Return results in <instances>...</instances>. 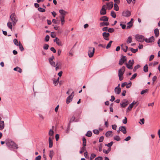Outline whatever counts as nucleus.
<instances>
[{
    "instance_id": "ddd939ff",
    "label": "nucleus",
    "mask_w": 160,
    "mask_h": 160,
    "mask_svg": "<svg viewBox=\"0 0 160 160\" xmlns=\"http://www.w3.org/2000/svg\"><path fill=\"white\" fill-rule=\"evenodd\" d=\"M107 6V8L108 10L111 9L113 5V2H110L106 4Z\"/></svg>"
},
{
    "instance_id": "f257e3e1",
    "label": "nucleus",
    "mask_w": 160,
    "mask_h": 160,
    "mask_svg": "<svg viewBox=\"0 0 160 160\" xmlns=\"http://www.w3.org/2000/svg\"><path fill=\"white\" fill-rule=\"evenodd\" d=\"M18 21V18L14 13H12L10 16L8 22L7 23V26L11 30H12V25H15Z\"/></svg>"
},
{
    "instance_id": "a878e982",
    "label": "nucleus",
    "mask_w": 160,
    "mask_h": 160,
    "mask_svg": "<svg viewBox=\"0 0 160 160\" xmlns=\"http://www.w3.org/2000/svg\"><path fill=\"white\" fill-rule=\"evenodd\" d=\"M127 24L128 25L127 27V29H128L132 26V23L131 22V21H130Z\"/></svg>"
},
{
    "instance_id": "13d9d810",
    "label": "nucleus",
    "mask_w": 160,
    "mask_h": 160,
    "mask_svg": "<svg viewBox=\"0 0 160 160\" xmlns=\"http://www.w3.org/2000/svg\"><path fill=\"white\" fill-rule=\"evenodd\" d=\"M99 151L100 152H101L102 150V144H100L99 145Z\"/></svg>"
},
{
    "instance_id": "a18cd8bd",
    "label": "nucleus",
    "mask_w": 160,
    "mask_h": 160,
    "mask_svg": "<svg viewBox=\"0 0 160 160\" xmlns=\"http://www.w3.org/2000/svg\"><path fill=\"white\" fill-rule=\"evenodd\" d=\"M49 62L50 64L53 67H55L56 66V64L55 62H53L52 61H49Z\"/></svg>"
},
{
    "instance_id": "4be33fe9",
    "label": "nucleus",
    "mask_w": 160,
    "mask_h": 160,
    "mask_svg": "<svg viewBox=\"0 0 160 160\" xmlns=\"http://www.w3.org/2000/svg\"><path fill=\"white\" fill-rule=\"evenodd\" d=\"M72 98L70 97L69 96L68 97L66 100V102L67 104L69 103L72 101Z\"/></svg>"
},
{
    "instance_id": "a211bd4d",
    "label": "nucleus",
    "mask_w": 160,
    "mask_h": 160,
    "mask_svg": "<svg viewBox=\"0 0 160 160\" xmlns=\"http://www.w3.org/2000/svg\"><path fill=\"white\" fill-rule=\"evenodd\" d=\"M5 127L4 122L3 121H0V130H2Z\"/></svg>"
},
{
    "instance_id": "dca6fc26",
    "label": "nucleus",
    "mask_w": 160,
    "mask_h": 160,
    "mask_svg": "<svg viewBox=\"0 0 160 160\" xmlns=\"http://www.w3.org/2000/svg\"><path fill=\"white\" fill-rule=\"evenodd\" d=\"M119 131H121L124 134H125L127 133L126 129L124 126H121L119 127Z\"/></svg>"
},
{
    "instance_id": "2f4dec72",
    "label": "nucleus",
    "mask_w": 160,
    "mask_h": 160,
    "mask_svg": "<svg viewBox=\"0 0 160 160\" xmlns=\"http://www.w3.org/2000/svg\"><path fill=\"white\" fill-rule=\"evenodd\" d=\"M143 71L145 72H147L148 71V68L147 64H146L143 67Z\"/></svg>"
},
{
    "instance_id": "473e14b6",
    "label": "nucleus",
    "mask_w": 160,
    "mask_h": 160,
    "mask_svg": "<svg viewBox=\"0 0 160 160\" xmlns=\"http://www.w3.org/2000/svg\"><path fill=\"white\" fill-rule=\"evenodd\" d=\"M92 133L90 131H88L87 133L86 134V136L88 137H90L92 136Z\"/></svg>"
},
{
    "instance_id": "c756f323",
    "label": "nucleus",
    "mask_w": 160,
    "mask_h": 160,
    "mask_svg": "<svg viewBox=\"0 0 160 160\" xmlns=\"http://www.w3.org/2000/svg\"><path fill=\"white\" fill-rule=\"evenodd\" d=\"M54 134V131H53L52 129H50L48 133V135L49 136H50V137H51L52 136H53V135Z\"/></svg>"
},
{
    "instance_id": "09e8293b",
    "label": "nucleus",
    "mask_w": 160,
    "mask_h": 160,
    "mask_svg": "<svg viewBox=\"0 0 160 160\" xmlns=\"http://www.w3.org/2000/svg\"><path fill=\"white\" fill-rule=\"evenodd\" d=\"M111 150V148H108V150H106L104 149H103V152L105 153L106 154H108V153Z\"/></svg>"
},
{
    "instance_id": "39448f33",
    "label": "nucleus",
    "mask_w": 160,
    "mask_h": 160,
    "mask_svg": "<svg viewBox=\"0 0 160 160\" xmlns=\"http://www.w3.org/2000/svg\"><path fill=\"white\" fill-rule=\"evenodd\" d=\"M134 63V61L133 60H130L129 61L128 63H126V65L128 68L132 69V65Z\"/></svg>"
},
{
    "instance_id": "7c9ffc66",
    "label": "nucleus",
    "mask_w": 160,
    "mask_h": 160,
    "mask_svg": "<svg viewBox=\"0 0 160 160\" xmlns=\"http://www.w3.org/2000/svg\"><path fill=\"white\" fill-rule=\"evenodd\" d=\"M114 10H115L116 11H118L119 8V7L117 4L115 3L114 4Z\"/></svg>"
},
{
    "instance_id": "1a4fd4ad",
    "label": "nucleus",
    "mask_w": 160,
    "mask_h": 160,
    "mask_svg": "<svg viewBox=\"0 0 160 160\" xmlns=\"http://www.w3.org/2000/svg\"><path fill=\"white\" fill-rule=\"evenodd\" d=\"M102 35L104 39L107 41L109 40L110 34L108 32H104L102 33Z\"/></svg>"
},
{
    "instance_id": "c03bdc74",
    "label": "nucleus",
    "mask_w": 160,
    "mask_h": 160,
    "mask_svg": "<svg viewBox=\"0 0 160 160\" xmlns=\"http://www.w3.org/2000/svg\"><path fill=\"white\" fill-rule=\"evenodd\" d=\"M38 10L41 12H44L45 11V10L43 8H42L41 7H39L38 8Z\"/></svg>"
},
{
    "instance_id": "c85d7f7f",
    "label": "nucleus",
    "mask_w": 160,
    "mask_h": 160,
    "mask_svg": "<svg viewBox=\"0 0 160 160\" xmlns=\"http://www.w3.org/2000/svg\"><path fill=\"white\" fill-rule=\"evenodd\" d=\"M154 33L156 37H157L159 35V31L158 29L156 28L155 29Z\"/></svg>"
},
{
    "instance_id": "9b49d317",
    "label": "nucleus",
    "mask_w": 160,
    "mask_h": 160,
    "mask_svg": "<svg viewBox=\"0 0 160 160\" xmlns=\"http://www.w3.org/2000/svg\"><path fill=\"white\" fill-rule=\"evenodd\" d=\"M53 41L54 42H55L56 43L58 46H62V45L61 41L57 37L55 39H54Z\"/></svg>"
},
{
    "instance_id": "58836bf2",
    "label": "nucleus",
    "mask_w": 160,
    "mask_h": 160,
    "mask_svg": "<svg viewBox=\"0 0 160 160\" xmlns=\"http://www.w3.org/2000/svg\"><path fill=\"white\" fill-rule=\"evenodd\" d=\"M114 139L115 140L117 141H119L121 140L120 137L118 136H114Z\"/></svg>"
},
{
    "instance_id": "9d476101",
    "label": "nucleus",
    "mask_w": 160,
    "mask_h": 160,
    "mask_svg": "<svg viewBox=\"0 0 160 160\" xmlns=\"http://www.w3.org/2000/svg\"><path fill=\"white\" fill-rule=\"evenodd\" d=\"M106 5H103L102 6L101 9V10L100 13L101 15H104L106 13V9H105L106 8Z\"/></svg>"
},
{
    "instance_id": "4468645a",
    "label": "nucleus",
    "mask_w": 160,
    "mask_h": 160,
    "mask_svg": "<svg viewBox=\"0 0 160 160\" xmlns=\"http://www.w3.org/2000/svg\"><path fill=\"white\" fill-rule=\"evenodd\" d=\"M59 12L60 13V16L65 17L66 15L68 13V12L63 9H60L59 10Z\"/></svg>"
},
{
    "instance_id": "37998d69",
    "label": "nucleus",
    "mask_w": 160,
    "mask_h": 160,
    "mask_svg": "<svg viewBox=\"0 0 160 160\" xmlns=\"http://www.w3.org/2000/svg\"><path fill=\"white\" fill-rule=\"evenodd\" d=\"M53 84L55 86L57 85L59 82L58 81H57L56 79H53Z\"/></svg>"
},
{
    "instance_id": "338daca9",
    "label": "nucleus",
    "mask_w": 160,
    "mask_h": 160,
    "mask_svg": "<svg viewBox=\"0 0 160 160\" xmlns=\"http://www.w3.org/2000/svg\"><path fill=\"white\" fill-rule=\"evenodd\" d=\"M41 158V157L40 155H39L38 156L36 157L35 158V160H40Z\"/></svg>"
},
{
    "instance_id": "423d86ee",
    "label": "nucleus",
    "mask_w": 160,
    "mask_h": 160,
    "mask_svg": "<svg viewBox=\"0 0 160 160\" xmlns=\"http://www.w3.org/2000/svg\"><path fill=\"white\" fill-rule=\"evenodd\" d=\"M135 38L137 41L139 42H143L145 39L143 36L139 35H136L135 36Z\"/></svg>"
},
{
    "instance_id": "5fc2aeb1",
    "label": "nucleus",
    "mask_w": 160,
    "mask_h": 160,
    "mask_svg": "<svg viewBox=\"0 0 160 160\" xmlns=\"http://www.w3.org/2000/svg\"><path fill=\"white\" fill-rule=\"evenodd\" d=\"M49 46L48 44H45L43 46V48L44 49L47 50L48 49Z\"/></svg>"
},
{
    "instance_id": "72a5a7b5",
    "label": "nucleus",
    "mask_w": 160,
    "mask_h": 160,
    "mask_svg": "<svg viewBox=\"0 0 160 160\" xmlns=\"http://www.w3.org/2000/svg\"><path fill=\"white\" fill-rule=\"evenodd\" d=\"M111 15L114 18H115L116 17V15L115 12L113 11H111Z\"/></svg>"
},
{
    "instance_id": "0eeeda50",
    "label": "nucleus",
    "mask_w": 160,
    "mask_h": 160,
    "mask_svg": "<svg viewBox=\"0 0 160 160\" xmlns=\"http://www.w3.org/2000/svg\"><path fill=\"white\" fill-rule=\"evenodd\" d=\"M129 102L127 99H123L120 103V105L122 108L125 107Z\"/></svg>"
},
{
    "instance_id": "6ab92c4d",
    "label": "nucleus",
    "mask_w": 160,
    "mask_h": 160,
    "mask_svg": "<svg viewBox=\"0 0 160 160\" xmlns=\"http://www.w3.org/2000/svg\"><path fill=\"white\" fill-rule=\"evenodd\" d=\"M136 103V102H135L134 101L127 108V111H128V110H131L132 108L133 107L134 105Z\"/></svg>"
},
{
    "instance_id": "79ce46f5",
    "label": "nucleus",
    "mask_w": 160,
    "mask_h": 160,
    "mask_svg": "<svg viewBox=\"0 0 160 160\" xmlns=\"http://www.w3.org/2000/svg\"><path fill=\"white\" fill-rule=\"evenodd\" d=\"M85 150L86 148L85 147V146H83L81 148V150L80 151V153L82 154Z\"/></svg>"
},
{
    "instance_id": "f3484780",
    "label": "nucleus",
    "mask_w": 160,
    "mask_h": 160,
    "mask_svg": "<svg viewBox=\"0 0 160 160\" xmlns=\"http://www.w3.org/2000/svg\"><path fill=\"white\" fill-rule=\"evenodd\" d=\"M53 138L49 137V148H51L53 146V142L52 140V139Z\"/></svg>"
},
{
    "instance_id": "680f3d73",
    "label": "nucleus",
    "mask_w": 160,
    "mask_h": 160,
    "mask_svg": "<svg viewBox=\"0 0 160 160\" xmlns=\"http://www.w3.org/2000/svg\"><path fill=\"white\" fill-rule=\"evenodd\" d=\"M51 36L52 38H54L56 37V34L54 32H52L51 33Z\"/></svg>"
},
{
    "instance_id": "de8ad7c7",
    "label": "nucleus",
    "mask_w": 160,
    "mask_h": 160,
    "mask_svg": "<svg viewBox=\"0 0 160 160\" xmlns=\"http://www.w3.org/2000/svg\"><path fill=\"white\" fill-rule=\"evenodd\" d=\"M52 22L56 24H58L60 22L58 20H57L55 19H53L52 20Z\"/></svg>"
},
{
    "instance_id": "603ef678",
    "label": "nucleus",
    "mask_w": 160,
    "mask_h": 160,
    "mask_svg": "<svg viewBox=\"0 0 160 160\" xmlns=\"http://www.w3.org/2000/svg\"><path fill=\"white\" fill-rule=\"evenodd\" d=\"M137 76V74L135 73H134L131 77V78H130V80H132L134 79Z\"/></svg>"
},
{
    "instance_id": "864d4df0",
    "label": "nucleus",
    "mask_w": 160,
    "mask_h": 160,
    "mask_svg": "<svg viewBox=\"0 0 160 160\" xmlns=\"http://www.w3.org/2000/svg\"><path fill=\"white\" fill-rule=\"evenodd\" d=\"M96 155L95 154L92 153L91 154V156L90 158V160H92L93 158H94L95 157Z\"/></svg>"
},
{
    "instance_id": "7ed1b4c3",
    "label": "nucleus",
    "mask_w": 160,
    "mask_h": 160,
    "mask_svg": "<svg viewBox=\"0 0 160 160\" xmlns=\"http://www.w3.org/2000/svg\"><path fill=\"white\" fill-rule=\"evenodd\" d=\"M125 67L124 66H123L118 70V76L120 81H122L123 78V75L125 72Z\"/></svg>"
},
{
    "instance_id": "2eb2a0df",
    "label": "nucleus",
    "mask_w": 160,
    "mask_h": 160,
    "mask_svg": "<svg viewBox=\"0 0 160 160\" xmlns=\"http://www.w3.org/2000/svg\"><path fill=\"white\" fill-rule=\"evenodd\" d=\"M154 37L152 36L148 39L146 38L145 39V41L147 43L152 42L154 41Z\"/></svg>"
},
{
    "instance_id": "393cba45",
    "label": "nucleus",
    "mask_w": 160,
    "mask_h": 160,
    "mask_svg": "<svg viewBox=\"0 0 160 160\" xmlns=\"http://www.w3.org/2000/svg\"><path fill=\"white\" fill-rule=\"evenodd\" d=\"M100 26L101 27L104 26H107L109 25V23L108 22H102L100 23Z\"/></svg>"
},
{
    "instance_id": "f704fd0d",
    "label": "nucleus",
    "mask_w": 160,
    "mask_h": 160,
    "mask_svg": "<svg viewBox=\"0 0 160 160\" xmlns=\"http://www.w3.org/2000/svg\"><path fill=\"white\" fill-rule=\"evenodd\" d=\"M122 49H123L124 52H126L128 49V47L127 46H122Z\"/></svg>"
},
{
    "instance_id": "ea45409f",
    "label": "nucleus",
    "mask_w": 160,
    "mask_h": 160,
    "mask_svg": "<svg viewBox=\"0 0 160 160\" xmlns=\"http://www.w3.org/2000/svg\"><path fill=\"white\" fill-rule=\"evenodd\" d=\"M140 67V66L139 65H137L136 66L134 67L133 69V71L134 72H135L136 71L137 69L139 68Z\"/></svg>"
},
{
    "instance_id": "e433bc0d",
    "label": "nucleus",
    "mask_w": 160,
    "mask_h": 160,
    "mask_svg": "<svg viewBox=\"0 0 160 160\" xmlns=\"http://www.w3.org/2000/svg\"><path fill=\"white\" fill-rule=\"evenodd\" d=\"M112 41H109V42L108 43V44H107V45L106 47V48L107 49H108L111 47V44H112Z\"/></svg>"
},
{
    "instance_id": "3c124183",
    "label": "nucleus",
    "mask_w": 160,
    "mask_h": 160,
    "mask_svg": "<svg viewBox=\"0 0 160 160\" xmlns=\"http://www.w3.org/2000/svg\"><path fill=\"white\" fill-rule=\"evenodd\" d=\"M18 46L19 47V49L21 51H22L24 50V48L21 43L19 44Z\"/></svg>"
},
{
    "instance_id": "c9c22d12",
    "label": "nucleus",
    "mask_w": 160,
    "mask_h": 160,
    "mask_svg": "<svg viewBox=\"0 0 160 160\" xmlns=\"http://www.w3.org/2000/svg\"><path fill=\"white\" fill-rule=\"evenodd\" d=\"M83 143L82 145L83 146H86V139L84 137H83L82 138Z\"/></svg>"
},
{
    "instance_id": "e2e57ef3",
    "label": "nucleus",
    "mask_w": 160,
    "mask_h": 160,
    "mask_svg": "<svg viewBox=\"0 0 160 160\" xmlns=\"http://www.w3.org/2000/svg\"><path fill=\"white\" fill-rule=\"evenodd\" d=\"M120 25L122 27V29H124L126 28V26L125 24H123L122 23H120Z\"/></svg>"
},
{
    "instance_id": "bf43d9fd",
    "label": "nucleus",
    "mask_w": 160,
    "mask_h": 160,
    "mask_svg": "<svg viewBox=\"0 0 160 160\" xmlns=\"http://www.w3.org/2000/svg\"><path fill=\"white\" fill-rule=\"evenodd\" d=\"M127 122V118L126 117H125L124 119L122 120V122L124 124H126Z\"/></svg>"
},
{
    "instance_id": "8fccbe9b",
    "label": "nucleus",
    "mask_w": 160,
    "mask_h": 160,
    "mask_svg": "<svg viewBox=\"0 0 160 160\" xmlns=\"http://www.w3.org/2000/svg\"><path fill=\"white\" fill-rule=\"evenodd\" d=\"M61 22H65V17L63 16H59Z\"/></svg>"
},
{
    "instance_id": "b1692460",
    "label": "nucleus",
    "mask_w": 160,
    "mask_h": 160,
    "mask_svg": "<svg viewBox=\"0 0 160 160\" xmlns=\"http://www.w3.org/2000/svg\"><path fill=\"white\" fill-rule=\"evenodd\" d=\"M14 71H17L18 72L21 73L22 72V69L19 67H16L14 68L13 69Z\"/></svg>"
},
{
    "instance_id": "cd10ccee",
    "label": "nucleus",
    "mask_w": 160,
    "mask_h": 160,
    "mask_svg": "<svg viewBox=\"0 0 160 160\" xmlns=\"http://www.w3.org/2000/svg\"><path fill=\"white\" fill-rule=\"evenodd\" d=\"M132 42V38L131 36L129 37L127 40V42L128 43H129Z\"/></svg>"
},
{
    "instance_id": "4c0bfd02",
    "label": "nucleus",
    "mask_w": 160,
    "mask_h": 160,
    "mask_svg": "<svg viewBox=\"0 0 160 160\" xmlns=\"http://www.w3.org/2000/svg\"><path fill=\"white\" fill-rule=\"evenodd\" d=\"M112 133V132L111 131H108L105 134V135L106 137H109Z\"/></svg>"
},
{
    "instance_id": "49530a36",
    "label": "nucleus",
    "mask_w": 160,
    "mask_h": 160,
    "mask_svg": "<svg viewBox=\"0 0 160 160\" xmlns=\"http://www.w3.org/2000/svg\"><path fill=\"white\" fill-rule=\"evenodd\" d=\"M130 50L133 53H135L138 51V49L137 48L136 49H134L132 48H131Z\"/></svg>"
},
{
    "instance_id": "0e129e2a",
    "label": "nucleus",
    "mask_w": 160,
    "mask_h": 160,
    "mask_svg": "<svg viewBox=\"0 0 160 160\" xmlns=\"http://www.w3.org/2000/svg\"><path fill=\"white\" fill-rule=\"evenodd\" d=\"M131 84H132V83H131V82H129L128 83H127V84L126 85L127 88H129L131 86Z\"/></svg>"
},
{
    "instance_id": "69168bd1",
    "label": "nucleus",
    "mask_w": 160,
    "mask_h": 160,
    "mask_svg": "<svg viewBox=\"0 0 160 160\" xmlns=\"http://www.w3.org/2000/svg\"><path fill=\"white\" fill-rule=\"evenodd\" d=\"M104 138L103 136H101L100 137L99 142H102Z\"/></svg>"
},
{
    "instance_id": "774afa93",
    "label": "nucleus",
    "mask_w": 160,
    "mask_h": 160,
    "mask_svg": "<svg viewBox=\"0 0 160 160\" xmlns=\"http://www.w3.org/2000/svg\"><path fill=\"white\" fill-rule=\"evenodd\" d=\"M102 158L101 157H98L96 158L95 159V160H102Z\"/></svg>"
},
{
    "instance_id": "412c9836",
    "label": "nucleus",
    "mask_w": 160,
    "mask_h": 160,
    "mask_svg": "<svg viewBox=\"0 0 160 160\" xmlns=\"http://www.w3.org/2000/svg\"><path fill=\"white\" fill-rule=\"evenodd\" d=\"M100 20V21H108V18L106 16H103L101 17Z\"/></svg>"
},
{
    "instance_id": "20e7f679",
    "label": "nucleus",
    "mask_w": 160,
    "mask_h": 160,
    "mask_svg": "<svg viewBox=\"0 0 160 160\" xmlns=\"http://www.w3.org/2000/svg\"><path fill=\"white\" fill-rule=\"evenodd\" d=\"M95 52V48L92 47H89L88 51V54L90 58H92Z\"/></svg>"
},
{
    "instance_id": "4d7b16f0",
    "label": "nucleus",
    "mask_w": 160,
    "mask_h": 160,
    "mask_svg": "<svg viewBox=\"0 0 160 160\" xmlns=\"http://www.w3.org/2000/svg\"><path fill=\"white\" fill-rule=\"evenodd\" d=\"M93 133L96 134H98L99 133V132L97 129H95L93 130Z\"/></svg>"
},
{
    "instance_id": "6e6552de",
    "label": "nucleus",
    "mask_w": 160,
    "mask_h": 160,
    "mask_svg": "<svg viewBox=\"0 0 160 160\" xmlns=\"http://www.w3.org/2000/svg\"><path fill=\"white\" fill-rule=\"evenodd\" d=\"M131 15V13L130 11L128 10L124 11L122 13V15L126 17H128Z\"/></svg>"
},
{
    "instance_id": "5701e85b",
    "label": "nucleus",
    "mask_w": 160,
    "mask_h": 160,
    "mask_svg": "<svg viewBox=\"0 0 160 160\" xmlns=\"http://www.w3.org/2000/svg\"><path fill=\"white\" fill-rule=\"evenodd\" d=\"M54 154V151L53 150H51L49 152V155L50 158V159H52V157Z\"/></svg>"
},
{
    "instance_id": "6e6d98bb",
    "label": "nucleus",
    "mask_w": 160,
    "mask_h": 160,
    "mask_svg": "<svg viewBox=\"0 0 160 160\" xmlns=\"http://www.w3.org/2000/svg\"><path fill=\"white\" fill-rule=\"evenodd\" d=\"M49 36L47 35L45 38V40L46 42H48L49 40Z\"/></svg>"
},
{
    "instance_id": "bb28decb",
    "label": "nucleus",
    "mask_w": 160,
    "mask_h": 160,
    "mask_svg": "<svg viewBox=\"0 0 160 160\" xmlns=\"http://www.w3.org/2000/svg\"><path fill=\"white\" fill-rule=\"evenodd\" d=\"M13 42L14 44L16 46H18L19 44H21L20 42H18L16 39H13Z\"/></svg>"
},
{
    "instance_id": "052dcab7",
    "label": "nucleus",
    "mask_w": 160,
    "mask_h": 160,
    "mask_svg": "<svg viewBox=\"0 0 160 160\" xmlns=\"http://www.w3.org/2000/svg\"><path fill=\"white\" fill-rule=\"evenodd\" d=\"M114 31V29L113 28H109L108 30V31L109 32H113Z\"/></svg>"
},
{
    "instance_id": "a19ab883",
    "label": "nucleus",
    "mask_w": 160,
    "mask_h": 160,
    "mask_svg": "<svg viewBox=\"0 0 160 160\" xmlns=\"http://www.w3.org/2000/svg\"><path fill=\"white\" fill-rule=\"evenodd\" d=\"M113 142L112 141L110 142V143L105 144V146H107L108 147H110L113 144Z\"/></svg>"
},
{
    "instance_id": "f03ea898",
    "label": "nucleus",
    "mask_w": 160,
    "mask_h": 160,
    "mask_svg": "<svg viewBox=\"0 0 160 160\" xmlns=\"http://www.w3.org/2000/svg\"><path fill=\"white\" fill-rule=\"evenodd\" d=\"M7 145L9 147L12 148H18L17 145L11 139H7L5 140Z\"/></svg>"
},
{
    "instance_id": "aec40b11",
    "label": "nucleus",
    "mask_w": 160,
    "mask_h": 160,
    "mask_svg": "<svg viewBox=\"0 0 160 160\" xmlns=\"http://www.w3.org/2000/svg\"><path fill=\"white\" fill-rule=\"evenodd\" d=\"M114 91L117 94H119L121 92V89L120 88H115L114 89Z\"/></svg>"
},
{
    "instance_id": "f8f14e48",
    "label": "nucleus",
    "mask_w": 160,
    "mask_h": 160,
    "mask_svg": "<svg viewBox=\"0 0 160 160\" xmlns=\"http://www.w3.org/2000/svg\"><path fill=\"white\" fill-rule=\"evenodd\" d=\"M126 60L125 56H122L119 61V64L120 65H122L126 61Z\"/></svg>"
}]
</instances>
